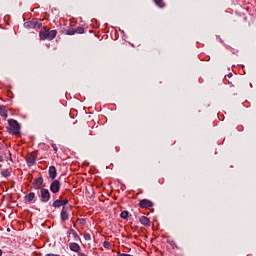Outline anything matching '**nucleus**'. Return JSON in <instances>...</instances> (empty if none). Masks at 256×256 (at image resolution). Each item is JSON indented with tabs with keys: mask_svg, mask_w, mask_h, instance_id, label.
Here are the masks:
<instances>
[{
	"mask_svg": "<svg viewBox=\"0 0 256 256\" xmlns=\"http://www.w3.org/2000/svg\"><path fill=\"white\" fill-rule=\"evenodd\" d=\"M9 127L7 128L10 135H21V124L15 119L8 120Z\"/></svg>",
	"mask_w": 256,
	"mask_h": 256,
	"instance_id": "nucleus-1",
	"label": "nucleus"
},
{
	"mask_svg": "<svg viewBox=\"0 0 256 256\" xmlns=\"http://www.w3.org/2000/svg\"><path fill=\"white\" fill-rule=\"evenodd\" d=\"M39 37L41 41H45L46 39H48V41H53V39L57 37V30H46L43 28L39 32Z\"/></svg>",
	"mask_w": 256,
	"mask_h": 256,
	"instance_id": "nucleus-2",
	"label": "nucleus"
},
{
	"mask_svg": "<svg viewBox=\"0 0 256 256\" xmlns=\"http://www.w3.org/2000/svg\"><path fill=\"white\" fill-rule=\"evenodd\" d=\"M51 199V193L48 189L42 188L40 190V200L42 203H49V200Z\"/></svg>",
	"mask_w": 256,
	"mask_h": 256,
	"instance_id": "nucleus-3",
	"label": "nucleus"
},
{
	"mask_svg": "<svg viewBox=\"0 0 256 256\" xmlns=\"http://www.w3.org/2000/svg\"><path fill=\"white\" fill-rule=\"evenodd\" d=\"M68 203V199H63V196H60L59 199L53 202L52 207H54V209H59V207H65Z\"/></svg>",
	"mask_w": 256,
	"mask_h": 256,
	"instance_id": "nucleus-4",
	"label": "nucleus"
},
{
	"mask_svg": "<svg viewBox=\"0 0 256 256\" xmlns=\"http://www.w3.org/2000/svg\"><path fill=\"white\" fill-rule=\"evenodd\" d=\"M50 191L54 194L59 193V191H61V182H59V180H53L50 184Z\"/></svg>",
	"mask_w": 256,
	"mask_h": 256,
	"instance_id": "nucleus-5",
	"label": "nucleus"
},
{
	"mask_svg": "<svg viewBox=\"0 0 256 256\" xmlns=\"http://www.w3.org/2000/svg\"><path fill=\"white\" fill-rule=\"evenodd\" d=\"M71 211V208L63 206L60 217L61 221L65 222L69 219V212Z\"/></svg>",
	"mask_w": 256,
	"mask_h": 256,
	"instance_id": "nucleus-6",
	"label": "nucleus"
},
{
	"mask_svg": "<svg viewBox=\"0 0 256 256\" xmlns=\"http://www.w3.org/2000/svg\"><path fill=\"white\" fill-rule=\"evenodd\" d=\"M35 161H37V156L35 154L31 153L26 156V163H28L29 167H33Z\"/></svg>",
	"mask_w": 256,
	"mask_h": 256,
	"instance_id": "nucleus-7",
	"label": "nucleus"
},
{
	"mask_svg": "<svg viewBox=\"0 0 256 256\" xmlns=\"http://www.w3.org/2000/svg\"><path fill=\"white\" fill-rule=\"evenodd\" d=\"M153 205V202L151 200L143 199L139 202V206L142 207V209H149Z\"/></svg>",
	"mask_w": 256,
	"mask_h": 256,
	"instance_id": "nucleus-8",
	"label": "nucleus"
},
{
	"mask_svg": "<svg viewBox=\"0 0 256 256\" xmlns=\"http://www.w3.org/2000/svg\"><path fill=\"white\" fill-rule=\"evenodd\" d=\"M49 177L52 179V181H55L57 177V168H55V166L49 167Z\"/></svg>",
	"mask_w": 256,
	"mask_h": 256,
	"instance_id": "nucleus-9",
	"label": "nucleus"
},
{
	"mask_svg": "<svg viewBox=\"0 0 256 256\" xmlns=\"http://www.w3.org/2000/svg\"><path fill=\"white\" fill-rule=\"evenodd\" d=\"M139 221L145 227H151V220L148 217L142 216L140 217Z\"/></svg>",
	"mask_w": 256,
	"mask_h": 256,
	"instance_id": "nucleus-10",
	"label": "nucleus"
},
{
	"mask_svg": "<svg viewBox=\"0 0 256 256\" xmlns=\"http://www.w3.org/2000/svg\"><path fill=\"white\" fill-rule=\"evenodd\" d=\"M70 250H72L74 253H79L81 251V246L75 242H71L69 244Z\"/></svg>",
	"mask_w": 256,
	"mask_h": 256,
	"instance_id": "nucleus-11",
	"label": "nucleus"
},
{
	"mask_svg": "<svg viewBox=\"0 0 256 256\" xmlns=\"http://www.w3.org/2000/svg\"><path fill=\"white\" fill-rule=\"evenodd\" d=\"M33 185L34 189H41V185H43V177L34 179Z\"/></svg>",
	"mask_w": 256,
	"mask_h": 256,
	"instance_id": "nucleus-12",
	"label": "nucleus"
},
{
	"mask_svg": "<svg viewBox=\"0 0 256 256\" xmlns=\"http://www.w3.org/2000/svg\"><path fill=\"white\" fill-rule=\"evenodd\" d=\"M0 115L3 117V119H7L9 115L7 114V107L6 106H0Z\"/></svg>",
	"mask_w": 256,
	"mask_h": 256,
	"instance_id": "nucleus-13",
	"label": "nucleus"
},
{
	"mask_svg": "<svg viewBox=\"0 0 256 256\" xmlns=\"http://www.w3.org/2000/svg\"><path fill=\"white\" fill-rule=\"evenodd\" d=\"M69 235H72L74 237V241H81V238L74 229H69Z\"/></svg>",
	"mask_w": 256,
	"mask_h": 256,
	"instance_id": "nucleus-14",
	"label": "nucleus"
},
{
	"mask_svg": "<svg viewBox=\"0 0 256 256\" xmlns=\"http://www.w3.org/2000/svg\"><path fill=\"white\" fill-rule=\"evenodd\" d=\"M25 26L29 29H35L37 27V21H30L25 23Z\"/></svg>",
	"mask_w": 256,
	"mask_h": 256,
	"instance_id": "nucleus-15",
	"label": "nucleus"
},
{
	"mask_svg": "<svg viewBox=\"0 0 256 256\" xmlns=\"http://www.w3.org/2000/svg\"><path fill=\"white\" fill-rule=\"evenodd\" d=\"M33 199H35V193L33 192H30L28 195L25 196V201H27L28 203H31Z\"/></svg>",
	"mask_w": 256,
	"mask_h": 256,
	"instance_id": "nucleus-16",
	"label": "nucleus"
},
{
	"mask_svg": "<svg viewBox=\"0 0 256 256\" xmlns=\"http://www.w3.org/2000/svg\"><path fill=\"white\" fill-rule=\"evenodd\" d=\"M155 5H157V7H159L160 9H163L165 7V1L163 0H153Z\"/></svg>",
	"mask_w": 256,
	"mask_h": 256,
	"instance_id": "nucleus-17",
	"label": "nucleus"
},
{
	"mask_svg": "<svg viewBox=\"0 0 256 256\" xmlns=\"http://www.w3.org/2000/svg\"><path fill=\"white\" fill-rule=\"evenodd\" d=\"M120 217L121 219H127V217H129V212L127 210L122 211Z\"/></svg>",
	"mask_w": 256,
	"mask_h": 256,
	"instance_id": "nucleus-18",
	"label": "nucleus"
},
{
	"mask_svg": "<svg viewBox=\"0 0 256 256\" xmlns=\"http://www.w3.org/2000/svg\"><path fill=\"white\" fill-rule=\"evenodd\" d=\"M75 33H79L80 35L85 33V28L84 27H78L75 30Z\"/></svg>",
	"mask_w": 256,
	"mask_h": 256,
	"instance_id": "nucleus-19",
	"label": "nucleus"
},
{
	"mask_svg": "<svg viewBox=\"0 0 256 256\" xmlns=\"http://www.w3.org/2000/svg\"><path fill=\"white\" fill-rule=\"evenodd\" d=\"M84 239H85V241H91V234H89L88 232H85Z\"/></svg>",
	"mask_w": 256,
	"mask_h": 256,
	"instance_id": "nucleus-20",
	"label": "nucleus"
},
{
	"mask_svg": "<svg viewBox=\"0 0 256 256\" xmlns=\"http://www.w3.org/2000/svg\"><path fill=\"white\" fill-rule=\"evenodd\" d=\"M2 175H3V177H9V175H11V173L9 172V170H3Z\"/></svg>",
	"mask_w": 256,
	"mask_h": 256,
	"instance_id": "nucleus-21",
	"label": "nucleus"
},
{
	"mask_svg": "<svg viewBox=\"0 0 256 256\" xmlns=\"http://www.w3.org/2000/svg\"><path fill=\"white\" fill-rule=\"evenodd\" d=\"M67 35H75V30H73V29H69V30H67Z\"/></svg>",
	"mask_w": 256,
	"mask_h": 256,
	"instance_id": "nucleus-22",
	"label": "nucleus"
},
{
	"mask_svg": "<svg viewBox=\"0 0 256 256\" xmlns=\"http://www.w3.org/2000/svg\"><path fill=\"white\" fill-rule=\"evenodd\" d=\"M104 247H105V249H109V247H111V243H109V242H104Z\"/></svg>",
	"mask_w": 256,
	"mask_h": 256,
	"instance_id": "nucleus-23",
	"label": "nucleus"
},
{
	"mask_svg": "<svg viewBox=\"0 0 256 256\" xmlns=\"http://www.w3.org/2000/svg\"><path fill=\"white\" fill-rule=\"evenodd\" d=\"M51 147H52V149H54L55 153H57V151H58L57 144H52Z\"/></svg>",
	"mask_w": 256,
	"mask_h": 256,
	"instance_id": "nucleus-24",
	"label": "nucleus"
},
{
	"mask_svg": "<svg viewBox=\"0 0 256 256\" xmlns=\"http://www.w3.org/2000/svg\"><path fill=\"white\" fill-rule=\"evenodd\" d=\"M45 256H60L59 254H46Z\"/></svg>",
	"mask_w": 256,
	"mask_h": 256,
	"instance_id": "nucleus-25",
	"label": "nucleus"
},
{
	"mask_svg": "<svg viewBox=\"0 0 256 256\" xmlns=\"http://www.w3.org/2000/svg\"><path fill=\"white\" fill-rule=\"evenodd\" d=\"M2 255H3V250L0 249V256H2Z\"/></svg>",
	"mask_w": 256,
	"mask_h": 256,
	"instance_id": "nucleus-26",
	"label": "nucleus"
},
{
	"mask_svg": "<svg viewBox=\"0 0 256 256\" xmlns=\"http://www.w3.org/2000/svg\"><path fill=\"white\" fill-rule=\"evenodd\" d=\"M228 77H233V74H231V73H230V74H228Z\"/></svg>",
	"mask_w": 256,
	"mask_h": 256,
	"instance_id": "nucleus-27",
	"label": "nucleus"
},
{
	"mask_svg": "<svg viewBox=\"0 0 256 256\" xmlns=\"http://www.w3.org/2000/svg\"><path fill=\"white\" fill-rule=\"evenodd\" d=\"M9 155H10V157H11V152H9Z\"/></svg>",
	"mask_w": 256,
	"mask_h": 256,
	"instance_id": "nucleus-28",
	"label": "nucleus"
},
{
	"mask_svg": "<svg viewBox=\"0 0 256 256\" xmlns=\"http://www.w3.org/2000/svg\"><path fill=\"white\" fill-rule=\"evenodd\" d=\"M85 220H82V222L81 223H83Z\"/></svg>",
	"mask_w": 256,
	"mask_h": 256,
	"instance_id": "nucleus-29",
	"label": "nucleus"
}]
</instances>
